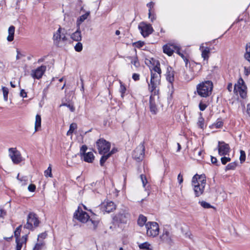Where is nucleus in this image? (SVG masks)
Masks as SVG:
<instances>
[{"mask_svg":"<svg viewBox=\"0 0 250 250\" xmlns=\"http://www.w3.org/2000/svg\"><path fill=\"white\" fill-rule=\"evenodd\" d=\"M6 214V211L3 208H0V218H3Z\"/></svg>","mask_w":250,"mask_h":250,"instance_id":"obj_55","label":"nucleus"},{"mask_svg":"<svg viewBox=\"0 0 250 250\" xmlns=\"http://www.w3.org/2000/svg\"><path fill=\"white\" fill-rule=\"evenodd\" d=\"M221 162L222 164L225 165L227 163L230 161V158L227 157H223L221 158Z\"/></svg>","mask_w":250,"mask_h":250,"instance_id":"obj_51","label":"nucleus"},{"mask_svg":"<svg viewBox=\"0 0 250 250\" xmlns=\"http://www.w3.org/2000/svg\"><path fill=\"white\" fill-rule=\"evenodd\" d=\"M206 184V178L205 175L195 174L192 179V186L196 197L201 195L204 191Z\"/></svg>","mask_w":250,"mask_h":250,"instance_id":"obj_2","label":"nucleus"},{"mask_svg":"<svg viewBox=\"0 0 250 250\" xmlns=\"http://www.w3.org/2000/svg\"><path fill=\"white\" fill-rule=\"evenodd\" d=\"M211 163L212 164H216L217 162V160L215 157H211Z\"/></svg>","mask_w":250,"mask_h":250,"instance_id":"obj_62","label":"nucleus"},{"mask_svg":"<svg viewBox=\"0 0 250 250\" xmlns=\"http://www.w3.org/2000/svg\"><path fill=\"white\" fill-rule=\"evenodd\" d=\"M200 50L202 52V57L204 60H208L210 54V49L208 47H204L203 44L200 45Z\"/></svg>","mask_w":250,"mask_h":250,"instance_id":"obj_20","label":"nucleus"},{"mask_svg":"<svg viewBox=\"0 0 250 250\" xmlns=\"http://www.w3.org/2000/svg\"><path fill=\"white\" fill-rule=\"evenodd\" d=\"M177 179L179 184H181L183 182V176L181 174V173L179 174L178 175Z\"/></svg>","mask_w":250,"mask_h":250,"instance_id":"obj_60","label":"nucleus"},{"mask_svg":"<svg viewBox=\"0 0 250 250\" xmlns=\"http://www.w3.org/2000/svg\"><path fill=\"white\" fill-rule=\"evenodd\" d=\"M171 238L172 235L170 232L168 230L164 229L163 230L162 234L160 236L161 239L163 241L170 244L172 243Z\"/></svg>","mask_w":250,"mask_h":250,"instance_id":"obj_17","label":"nucleus"},{"mask_svg":"<svg viewBox=\"0 0 250 250\" xmlns=\"http://www.w3.org/2000/svg\"><path fill=\"white\" fill-rule=\"evenodd\" d=\"M70 38L72 40L76 42H80L81 41L82 35L80 28L78 27L77 30L71 35Z\"/></svg>","mask_w":250,"mask_h":250,"instance_id":"obj_21","label":"nucleus"},{"mask_svg":"<svg viewBox=\"0 0 250 250\" xmlns=\"http://www.w3.org/2000/svg\"><path fill=\"white\" fill-rule=\"evenodd\" d=\"M127 214L125 213H120L117 215V219L122 223H125L126 222V218Z\"/></svg>","mask_w":250,"mask_h":250,"instance_id":"obj_32","label":"nucleus"},{"mask_svg":"<svg viewBox=\"0 0 250 250\" xmlns=\"http://www.w3.org/2000/svg\"><path fill=\"white\" fill-rule=\"evenodd\" d=\"M20 95L21 97L23 98H25L27 97L26 92L23 90L21 89L20 92Z\"/></svg>","mask_w":250,"mask_h":250,"instance_id":"obj_59","label":"nucleus"},{"mask_svg":"<svg viewBox=\"0 0 250 250\" xmlns=\"http://www.w3.org/2000/svg\"><path fill=\"white\" fill-rule=\"evenodd\" d=\"M87 149V147L86 145L82 146L80 149V153L82 156H83L84 154V153H86V151Z\"/></svg>","mask_w":250,"mask_h":250,"instance_id":"obj_49","label":"nucleus"},{"mask_svg":"<svg viewBox=\"0 0 250 250\" xmlns=\"http://www.w3.org/2000/svg\"><path fill=\"white\" fill-rule=\"evenodd\" d=\"M178 46L175 43H167L163 46V52L168 56H171L174 51H176Z\"/></svg>","mask_w":250,"mask_h":250,"instance_id":"obj_15","label":"nucleus"},{"mask_svg":"<svg viewBox=\"0 0 250 250\" xmlns=\"http://www.w3.org/2000/svg\"><path fill=\"white\" fill-rule=\"evenodd\" d=\"M120 87L119 89V91L121 93V96L122 99H124L125 93L126 91V88L125 84L122 82L121 81H120Z\"/></svg>","mask_w":250,"mask_h":250,"instance_id":"obj_31","label":"nucleus"},{"mask_svg":"<svg viewBox=\"0 0 250 250\" xmlns=\"http://www.w3.org/2000/svg\"><path fill=\"white\" fill-rule=\"evenodd\" d=\"M232 88V84L231 83H229L228 85V89L229 91H231Z\"/></svg>","mask_w":250,"mask_h":250,"instance_id":"obj_63","label":"nucleus"},{"mask_svg":"<svg viewBox=\"0 0 250 250\" xmlns=\"http://www.w3.org/2000/svg\"><path fill=\"white\" fill-rule=\"evenodd\" d=\"M145 155V146L143 144H140L134 150L132 156L137 161L142 160Z\"/></svg>","mask_w":250,"mask_h":250,"instance_id":"obj_12","label":"nucleus"},{"mask_svg":"<svg viewBox=\"0 0 250 250\" xmlns=\"http://www.w3.org/2000/svg\"><path fill=\"white\" fill-rule=\"evenodd\" d=\"M202 114L200 112V117L198 118V121L197 122V125L201 129L204 128V119L202 117Z\"/></svg>","mask_w":250,"mask_h":250,"instance_id":"obj_35","label":"nucleus"},{"mask_svg":"<svg viewBox=\"0 0 250 250\" xmlns=\"http://www.w3.org/2000/svg\"><path fill=\"white\" fill-rule=\"evenodd\" d=\"M17 55L16 56V59L19 60L21 58V56H22V55L20 53V52L18 49H17Z\"/></svg>","mask_w":250,"mask_h":250,"instance_id":"obj_61","label":"nucleus"},{"mask_svg":"<svg viewBox=\"0 0 250 250\" xmlns=\"http://www.w3.org/2000/svg\"><path fill=\"white\" fill-rule=\"evenodd\" d=\"M148 17L151 22H153L156 18L155 14L152 13L150 10H148Z\"/></svg>","mask_w":250,"mask_h":250,"instance_id":"obj_47","label":"nucleus"},{"mask_svg":"<svg viewBox=\"0 0 250 250\" xmlns=\"http://www.w3.org/2000/svg\"><path fill=\"white\" fill-rule=\"evenodd\" d=\"M45 243L43 241H39L34 246L33 250H41L43 249Z\"/></svg>","mask_w":250,"mask_h":250,"instance_id":"obj_33","label":"nucleus"},{"mask_svg":"<svg viewBox=\"0 0 250 250\" xmlns=\"http://www.w3.org/2000/svg\"><path fill=\"white\" fill-rule=\"evenodd\" d=\"M112 154H113V152L112 151H111V152L108 153L106 154H103V155L101 158L100 161L101 166H104V163L105 162L107 159L111 156Z\"/></svg>","mask_w":250,"mask_h":250,"instance_id":"obj_29","label":"nucleus"},{"mask_svg":"<svg viewBox=\"0 0 250 250\" xmlns=\"http://www.w3.org/2000/svg\"><path fill=\"white\" fill-rule=\"evenodd\" d=\"M104 208L105 211L109 213L115 209V205L113 202H109L104 206Z\"/></svg>","mask_w":250,"mask_h":250,"instance_id":"obj_26","label":"nucleus"},{"mask_svg":"<svg viewBox=\"0 0 250 250\" xmlns=\"http://www.w3.org/2000/svg\"><path fill=\"white\" fill-rule=\"evenodd\" d=\"M244 74L248 76L250 74V68L249 67H244Z\"/></svg>","mask_w":250,"mask_h":250,"instance_id":"obj_53","label":"nucleus"},{"mask_svg":"<svg viewBox=\"0 0 250 250\" xmlns=\"http://www.w3.org/2000/svg\"><path fill=\"white\" fill-rule=\"evenodd\" d=\"M74 48L76 51L77 52H81L83 50V44L80 42H78L75 46H74Z\"/></svg>","mask_w":250,"mask_h":250,"instance_id":"obj_43","label":"nucleus"},{"mask_svg":"<svg viewBox=\"0 0 250 250\" xmlns=\"http://www.w3.org/2000/svg\"><path fill=\"white\" fill-rule=\"evenodd\" d=\"M147 221L146 217L143 215H140L138 219V224L140 226L142 227L144 225H146Z\"/></svg>","mask_w":250,"mask_h":250,"instance_id":"obj_30","label":"nucleus"},{"mask_svg":"<svg viewBox=\"0 0 250 250\" xmlns=\"http://www.w3.org/2000/svg\"><path fill=\"white\" fill-rule=\"evenodd\" d=\"M138 28L140 31L142 35L146 38L152 33L153 29L150 24H147L145 22H141L138 26Z\"/></svg>","mask_w":250,"mask_h":250,"instance_id":"obj_10","label":"nucleus"},{"mask_svg":"<svg viewBox=\"0 0 250 250\" xmlns=\"http://www.w3.org/2000/svg\"><path fill=\"white\" fill-rule=\"evenodd\" d=\"M9 156L14 164H18L22 161L20 152L16 148H9Z\"/></svg>","mask_w":250,"mask_h":250,"instance_id":"obj_14","label":"nucleus"},{"mask_svg":"<svg viewBox=\"0 0 250 250\" xmlns=\"http://www.w3.org/2000/svg\"><path fill=\"white\" fill-rule=\"evenodd\" d=\"M247 89L244 80L240 78L234 85V92L237 94H239L242 98L245 99L247 97Z\"/></svg>","mask_w":250,"mask_h":250,"instance_id":"obj_7","label":"nucleus"},{"mask_svg":"<svg viewBox=\"0 0 250 250\" xmlns=\"http://www.w3.org/2000/svg\"><path fill=\"white\" fill-rule=\"evenodd\" d=\"M132 79L135 81H137L140 79V75L137 73H134L132 75Z\"/></svg>","mask_w":250,"mask_h":250,"instance_id":"obj_57","label":"nucleus"},{"mask_svg":"<svg viewBox=\"0 0 250 250\" xmlns=\"http://www.w3.org/2000/svg\"><path fill=\"white\" fill-rule=\"evenodd\" d=\"M2 90L3 92L4 99L5 101H7L8 100V95L9 93L8 89L6 87L3 86L2 87Z\"/></svg>","mask_w":250,"mask_h":250,"instance_id":"obj_39","label":"nucleus"},{"mask_svg":"<svg viewBox=\"0 0 250 250\" xmlns=\"http://www.w3.org/2000/svg\"><path fill=\"white\" fill-rule=\"evenodd\" d=\"M140 178H141V181H142V184H143V187L146 190L147 188V187H146V185H147V180L146 179V176L145 175H144V174H141L140 175Z\"/></svg>","mask_w":250,"mask_h":250,"instance_id":"obj_38","label":"nucleus"},{"mask_svg":"<svg viewBox=\"0 0 250 250\" xmlns=\"http://www.w3.org/2000/svg\"><path fill=\"white\" fill-rule=\"evenodd\" d=\"M52 39L54 44L57 47H62L65 44L68 40L66 29L60 26L54 32Z\"/></svg>","mask_w":250,"mask_h":250,"instance_id":"obj_4","label":"nucleus"},{"mask_svg":"<svg viewBox=\"0 0 250 250\" xmlns=\"http://www.w3.org/2000/svg\"><path fill=\"white\" fill-rule=\"evenodd\" d=\"M44 175L46 177H52L51 166L49 165L48 168L44 171Z\"/></svg>","mask_w":250,"mask_h":250,"instance_id":"obj_41","label":"nucleus"},{"mask_svg":"<svg viewBox=\"0 0 250 250\" xmlns=\"http://www.w3.org/2000/svg\"><path fill=\"white\" fill-rule=\"evenodd\" d=\"M42 119L40 115L37 114L35 123V131H38L41 127Z\"/></svg>","mask_w":250,"mask_h":250,"instance_id":"obj_25","label":"nucleus"},{"mask_svg":"<svg viewBox=\"0 0 250 250\" xmlns=\"http://www.w3.org/2000/svg\"><path fill=\"white\" fill-rule=\"evenodd\" d=\"M150 244L148 242H145L142 244H140L139 245V247L141 250H150Z\"/></svg>","mask_w":250,"mask_h":250,"instance_id":"obj_37","label":"nucleus"},{"mask_svg":"<svg viewBox=\"0 0 250 250\" xmlns=\"http://www.w3.org/2000/svg\"><path fill=\"white\" fill-rule=\"evenodd\" d=\"M36 189V186L33 184H30L28 187V189L31 192H33Z\"/></svg>","mask_w":250,"mask_h":250,"instance_id":"obj_56","label":"nucleus"},{"mask_svg":"<svg viewBox=\"0 0 250 250\" xmlns=\"http://www.w3.org/2000/svg\"><path fill=\"white\" fill-rule=\"evenodd\" d=\"M22 228V225H20L17 228L16 230L14 231V236L15 237H19L20 236V233L21 229Z\"/></svg>","mask_w":250,"mask_h":250,"instance_id":"obj_45","label":"nucleus"},{"mask_svg":"<svg viewBox=\"0 0 250 250\" xmlns=\"http://www.w3.org/2000/svg\"><path fill=\"white\" fill-rule=\"evenodd\" d=\"M16 238V242L17 244L16 245V250H21V249L22 247L23 244H26L27 239V235H24L22 236L21 238L19 237H15Z\"/></svg>","mask_w":250,"mask_h":250,"instance_id":"obj_18","label":"nucleus"},{"mask_svg":"<svg viewBox=\"0 0 250 250\" xmlns=\"http://www.w3.org/2000/svg\"><path fill=\"white\" fill-rule=\"evenodd\" d=\"M176 52L184 60L186 63V66L187 67L188 62V59L187 57V55H185V54L181 52L179 46H178Z\"/></svg>","mask_w":250,"mask_h":250,"instance_id":"obj_27","label":"nucleus"},{"mask_svg":"<svg viewBox=\"0 0 250 250\" xmlns=\"http://www.w3.org/2000/svg\"><path fill=\"white\" fill-rule=\"evenodd\" d=\"M207 105L205 104H203L202 102H200L199 104V107L201 111H204L207 108Z\"/></svg>","mask_w":250,"mask_h":250,"instance_id":"obj_52","label":"nucleus"},{"mask_svg":"<svg viewBox=\"0 0 250 250\" xmlns=\"http://www.w3.org/2000/svg\"><path fill=\"white\" fill-rule=\"evenodd\" d=\"M223 122L221 121H217V122L214 123L213 125L215 126L216 128H219L223 126Z\"/></svg>","mask_w":250,"mask_h":250,"instance_id":"obj_50","label":"nucleus"},{"mask_svg":"<svg viewBox=\"0 0 250 250\" xmlns=\"http://www.w3.org/2000/svg\"><path fill=\"white\" fill-rule=\"evenodd\" d=\"M201 206L205 208H212V206L208 203L205 201H202L200 202Z\"/></svg>","mask_w":250,"mask_h":250,"instance_id":"obj_46","label":"nucleus"},{"mask_svg":"<svg viewBox=\"0 0 250 250\" xmlns=\"http://www.w3.org/2000/svg\"><path fill=\"white\" fill-rule=\"evenodd\" d=\"M46 69L45 65H42L36 69L32 70L31 71V76L34 79H41Z\"/></svg>","mask_w":250,"mask_h":250,"instance_id":"obj_16","label":"nucleus"},{"mask_svg":"<svg viewBox=\"0 0 250 250\" xmlns=\"http://www.w3.org/2000/svg\"><path fill=\"white\" fill-rule=\"evenodd\" d=\"M15 27L13 25L10 26L8 28V36L7 40L8 42H12L14 40Z\"/></svg>","mask_w":250,"mask_h":250,"instance_id":"obj_23","label":"nucleus"},{"mask_svg":"<svg viewBox=\"0 0 250 250\" xmlns=\"http://www.w3.org/2000/svg\"><path fill=\"white\" fill-rule=\"evenodd\" d=\"M46 236H47V234L45 232H43V233L40 234L38 235V241H40L39 240L40 238L44 239L46 238Z\"/></svg>","mask_w":250,"mask_h":250,"instance_id":"obj_54","label":"nucleus"},{"mask_svg":"<svg viewBox=\"0 0 250 250\" xmlns=\"http://www.w3.org/2000/svg\"><path fill=\"white\" fill-rule=\"evenodd\" d=\"M202 69V65L199 63H193L189 69L184 72V79L187 82H189L197 77L199 72Z\"/></svg>","mask_w":250,"mask_h":250,"instance_id":"obj_5","label":"nucleus"},{"mask_svg":"<svg viewBox=\"0 0 250 250\" xmlns=\"http://www.w3.org/2000/svg\"><path fill=\"white\" fill-rule=\"evenodd\" d=\"M90 12H87L81 16L77 20V26L80 28V24L83 22L89 16Z\"/></svg>","mask_w":250,"mask_h":250,"instance_id":"obj_24","label":"nucleus"},{"mask_svg":"<svg viewBox=\"0 0 250 250\" xmlns=\"http://www.w3.org/2000/svg\"><path fill=\"white\" fill-rule=\"evenodd\" d=\"M244 58L250 62V42L247 43L246 45V53L244 54Z\"/></svg>","mask_w":250,"mask_h":250,"instance_id":"obj_28","label":"nucleus"},{"mask_svg":"<svg viewBox=\"0 0 250 250\" xmlns=\"http://www.w3.org/2000/svg\"><path fill=\"white\" fill-rule=\"evenodd\" d=\"M40 223V221L37 214L34 212H30L27 216V222L24 226V228L33 230L35 228L39 226Z\"/></svg>","mask_w":250,"mask_h":250,"instance_id":"obj_6","label":"nucleus"},{"mask_svg":"<svg viewBox=\"0 0 250 250\" xmlns=\"http://www.w3.org/2000/svg\"><path fill=\"white\" fill-rule=\"evenodd\" d=\"M145 62L148 65L149 63L151 64L149 66L151 78L150 83H148V90L151 93L149 98V109L151 113L155 115L158 110L157 107L159 99L158 86L160 84L162 71L158 61L151 58L150 60L146 59Z\"/></svg>","mask_w":250,"mask_h":250,"instance_id":"obj_1","label":"nucleus"},{"mask_svg":"<svg viewBox=\"0 0 250 250\" xmlns=\"http://www.w3.org/2000/svg\"><path fill=\"white\" fill-rule=\"evenodd\" d=\"M237 166V164L235 162H233L229 164L226 167V170H232L234 169Z\"/></svg>","mask_w":250,"mask_h":250,"instance_id":"obj_40","label":"nucleus"},{"mask_svg":"<svg viewBox=\"0 0 250 250\" xmlns=\"http://www.w3.org/2000/svg\"><path fill=\"white\" fill-rule=\"evenodd\" d=\"M146 6L149 8L148 10H150V11H151L152 8H153L154 6V3L152 1H151L149 3H148L146 4Z\"/></svg>","mask_w":250,"mask_h":250,"instance_id":"obj_58","label":"nucleus"},{"mask_svg":"<svg viewBox=\"0 0 250 250\" xmlns=\"http://www.w3.org/2000/svg\"><path fill=\"white\" fill-rule=\"evenodd\" d=\"M63 106L67 107L70 110V111L71 112H74L75 110V108L74 105L71 103H62L60 105V107H62Z\"/></svg>","mask_w":250,"mask_h":250,"instance_id":"obj_36","label":"nucleus"},{"mask_svg":"<svg viewBox=\"0 0 250 250\" xmlns=\"http://www.w3.org/2000/svg\"><path fill=\"white\" fill-rule=\"evenodd\" d=\"M217 148L218 153L220 156L229 154L230 150L229 145L223 141L218 142Z\"/></svg>","mask_w":250,"mask_h":250,"instance_id":"obj_13","label":"nucleus"},{"mask_svg":"<svg viewBox=\"0 0 250 250\" xmlns=\"http://www.w3.org/2000/svg\"><path fill=\"white\" fill-rule=\"evenodd\" d=\"M240 153V158H239L240 161L241 163H243L245 161V160H246V153H245V152L243 150H241Z\"/></svg>","mask_w":250,"mask_h":250,"instance_id":"obj_42","label":"nucleus"},{"mask_svg":"<svg viewBox=\"0 0 250 250\" xmlns=\"http://www.w3.org/2000/svg\"><path fill=\"white\" fill-rule=\"evenodd\" d=\"M174 71H173L172 67L168 66L167 67V71L166 73V79L171 85H172V83L174 80Z\"/></svg>","mask_w":250,"mask_h":250,"instance_id":"obj_19","label":"nucleus"},{"mask_svg":"<svg viewBox=\"0 0 250 250\" xmlns=\"http://www.w3.org/2000/svg\"><path fill=\"white\" fill-rule=\"evenodd\" d=\"M145 42L142 41H138L133 43V45L137 48H140L144 46Z\"/></svg>","mask_w":250,"mask_h":250,"instance_id":"obj_48","label":"nucleus"},{"mask_svg":"<svg viewBox=\"0 0 250 250\" xmlns=\"http://www.w3.org/2000/svg\"><path fill=\"white\" fill-rule=\"evenodd\" d=\"M74 217L82 223H86L89 219L87 213L83 211L80 207L74 213Z\"/></svg>","mask_w":250,"mask_h":250,"instance_id":"obj_11","label":"nucleus"},{"mask_svg":"<svg viewBox=\"0 0 250 250\" xmlns=\"http://www.w3.org/2000/svg\"><path fill=\"white\" fill-rule=\"evenodd\" d=\"M45 57H44L43 58H42L39 59L38 61V62L39 63H40V62H43L44 61V60H45Z\"/></svg>","mask_w":250,"mask_h":250,"instance_id":"obj_64","label":"nucleus"},{"mask_svg":"<svg viewBox=\"0 0 250 250\" xmlns=\"http://www.w3.org/2000/svg\"><path fill=\"white\" fill-rule=\"evenodd\" d=\"M146 234L148 236L155 237L159 234L158 224L154 222H148L146 224Z\"/></svg>","mask_w":250,"mask_h":250,"instance_id":"obj_8","label":"nucleus"},{"mask_svg":"<svg viewBox=\"0 0 250 250\" xmlns=\"http://www.w3.org/2000/svg\"><path fill=\"white\" fill-rule=\"evenodd\" d=\"M131 63L134 65L136 67H138L140 66V63L138 61V57L137 55L135 56V58L133 59L131 61Z\"/></svg>","mask_w":250,"mask_h":250,"instance_id":"obj_44","label":"nucleus"},{"mask_svg":"<svg viewBox=\"0 0 250 250\" xmlns=\"http://www.w3.org/2000/svg\"><path fill=\"white\" fill-rule=\"evenodd\" d=\"M83 160L87 163H92L94 159V156L92 152H88L82 156Z\"/></svg>","mask_w":250,"mask_h":250,"instance_id":"obj_22","label":"nucleus"},{"mask_svg":"<svg viewBox=\"0 0 250 250\" xmlns=\"http://www.w3.org/2000/svg\"><path fill=\"white\" fill-rule=\"evenodd\" d=\"M213 83L211 81L202 82L196 85V93L203 98L209 97L212 91Z\"/></svg>","mask_w":250,"mask_h":250,"instance_id":"obj_3","label":"nucleus"},{"mask_svg":"<svg viewBox=\"0 0 250 250\" xmlns=\"http://www.w3.org/2000/svg\"><path fill=\"white\" fill-rule=\"evenodd\" d=\"M77 125L76 123H72L69 126V129L67 131L66 135L67 136L71 135L73 131L77 128Z\"/></svg>","mask_w":250,"mask_h":250,"instance_id":"obj_34","label":"nucleus"},{"mask_svg":"<svg viewBox=\"0 0 250 250\" xmlns=\"http://www.w3.org/2000/svg\"><path fill=\"white\" fill-rule=\"evenodd\" d=\"M96 146L100 154L107 153L110 148V143L104 139H100L96 142Z\"/></svg>","mask_w":250,"mask_h":250,"instance_id":"obj_9","label":"nucleus"}]
</instances>
